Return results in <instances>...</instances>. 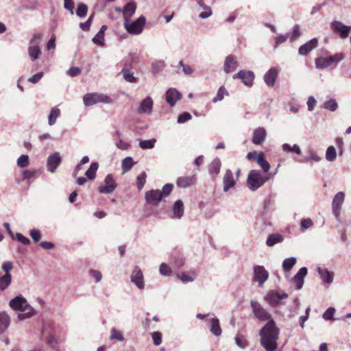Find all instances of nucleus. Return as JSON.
<instances>
[{"instance_id":"nucleus-1","label":"nucleus","mask_w":351,"mask_h":351,"mask_svg":"<svg viewBox=\"0 0 351 351\" xmlns=\"http://www.w3.org/2000/svg\"><path fill=\"white\" fill-rule=\"evenodd\" d=\"M9 304L12 309L24 313L19 314L18 318L20 320L26 319L34 315V309L27 303L26 299L21 296H16L11 300Z\"/></svg>"},{"instance_id":"nucleus-2","label":"nucleus","mask_w":351,"mask_h":351,"mask_svg":"<svg viewBox=\"0 0 351 351\" xmlns=\"http://www.w3.org/2000/svg\"><path fill=\"white\" fill-rule=\"evenodd\" d=\"M269 177L262 175L257 170H251L249 172L247 183L249 189L252 191H256L267 182Z\"/></svg>"},{"instance_id":"nucleus-3","label":"nucleus","mask_w":351,"mask_h":351,"mask_svg":"<svg viewBox=\"0 0 351 351\" xmlns=\"http://www.w3.org/2000/svg\"><path fill=\"white\" fill-rule=\"evenodd\" d=\"M344 58L342 53H336L328 57H319L315 60V66L317 69H324L330 66L336 65Z\"/></svg>"},{"instance_id":"nucleus-4","label":"nucleus","mask_w":351,"mask_h":351,"mask_svg":"<svg viewBox=\"0 0 351 351\" xmlns=\"http://www.w3.org/2000/svg\"><path fill=\"white\" fill-rule=\"evenodd\" d=\"M146 19L143 16H141L136 21L126 20L124 22V27L127 32L133 35L140 34L145 25Z\"/></svg>"},{"instance_id":"nucleus-5","label":"nucleus","mask_w":351,"mask_h":351,"mask_svg":"<svg viewBox=\"0 0 351 351\" xmlns=\"http://www.w3.org/2000/svg\"><path fill=\"white\" fill-rule=\"evenodd\" d=\"M13 267L11 261H5L2 264L1 269L5 274L0 276V291H5L11 285L12 277L10 272Z\"/></svg>"},{"instance_id":"nucleus-6","label":"nucleus","mask_w":351,"mask_h":351,"mask_svg":"<svg viewBox=\"0 0 351 351\" xmlns=\"http://www.w3.org/2000/svg\"><path fill=\"white\" fill-rule=\"evenodd\" d=\"M83 101L86 106H93L97 103L110 104L112 102V99L102 93H87L84 95Z\"/></svg>"},{"instance_id":"nucleus-7","label":"nucleus","mask_w":351,"mask_h":351,"mask_svg":"<svg viewBox=\"0 0 351 351\" xmlns=\"http://www.w3.org/2000/svg\"><path fill=\"white\" fill-rule=\"evenodd\" d=\"M250 305L254 316L260 322H269V320H274L271 318V315L267 312L258 302L252 300L250 302Z\"/></svg>"},{"instance_id":"nucleus-8","label":"nucleus","mask_w":351,"mask_h":351,"mask_svg":"<svg viewBox=\"0 0 351 351\" xmlns=\"http://www.w3.org/2000/svg\"><path fill=\"white\" fill-rule=\"evenodd\" d=\"M105 185L98 187V191L102 194L112 193L117 188V184L112 174H108L104 179Z\"/></svg>"},{"instance_id":"nucleus-9","label":"nucleus","mask_w":351,"mask_h":351,"mask_svg":"<svg viewBox=\"0 0 351 351\" xmlns=\"http://www.w3.org/2000/svg\"><path fill=\"white\" fill-rule=\"evenodd\" d=\"M269 278V273L263 266L256 265L254 267L253 280L257 282L259 285H263Z\"/></svg>"},{"instance_id":"nucleus-10","label":"nucleus","mask_w":351,"mask_h":351,"mask_svg":"<svg viewBox=\"0 0 351 351\" xmlns=\"http://www.w3.org/2000/svg\"><path fill=\"white\" fill-rule=\"evenodd\" d=\"M234 79H241L242 82L247 86H252L254 80V74L252 71L241 70L233 75Z\"/></svg>"},{"instance_id":"nucleus-11","label":"nucleus","mask_w":351,"mask_h":351,"mask_svg":"<svg viewBox=\"0 0 351 351\" xmlns=\"http://www.w3.org/2000/svg\"><path fill=\"white\" fill-rule=\"evenodd\" d=\"M345 198L343 192H338L332 199V213L334 215L338 218L341 213V206Z\"/></svg>"},{"instance_id":"nucleus-12","label":"nucleus","mask_w":351,"mask_h":351,"mask_svg":"<svg viewBox=\"0 0 351 351\" xmlns=\"http://www.w3.org/2000/svg\"><path fill=\"white\" fill-rule=\"evenodd\" d=\"M332 29L334 32L339 34V36L344 39L346 38L351 30V27L346 26L339 21H334L331 25Z\"/></svg>"},{"instance_id":"nucleus-13","label":"nucleus","mask_w":351,"mask_h":351,"mask_svg":"<svg viewBox=\"0 0 351 351\" xmlns=\"http://www.w3.org/2000/svg\"><path fill=\"white\" fill-rule=\"evenodd\" d=\"M130 278L131 281L134 282L138 289H144L145 284L143 280V274L139 267L136 266L134 267Z\"/></svg>"},{"instance_id":"nucleus-14","label":"nucleus","mask_w":351,"mask_h":351,"mask_svg":"<svg viewBox=\"0 0 351 351\" xmlns=\"http://www.w3.org/2000/svg\"><path fill=\"white\" fill-rule=\"evenodd\" d=\"M62 162V157L59 152H55L47 158V170L53 173Z\"/></svg>"},{"instance_id":"nucleus-15","label":"nucleus","mask_w":351,"mask_h":351,"mask_svg":"<svg viewBox=\"0 0 351 351\" xmlns=\"http://www.w3.org/2000/svg\"><path fill=\"white\" fill-rule=\"evenodd\" d=\"M267 132L265 128L259 127L255 129L253 132L252 142L257 145H261L263 143L266 138Z\"/></svg>"},{"instance_id":"nucleus-16","label":"nucleus","mask_w":351,"mask_h":351,"mask_svg":"<svg viewBox=\"0 0 351 351\" xmlns=\"http://www.w3.org/2000/svg\"><path fill=\"white\" fill-rule=\"evenodd\" d=\"M318 46V40L316 38L311 39L305 44L301 45L298 49V53L301 56H306L313 49Z\"/></svg>"},{"instance_id":"nucleus-17","label":"nucleus","mask_w":351,"mask_h":351,"mask_svg":"<svg viewBox=\"0 0 351 351\" xmlns=\"http://www.w3.org/2000/svg\"><path fill=\"white\" fill-rule=\"evenodd\" d=\"M223 191L227 192L234 187L236 182L231 170L228 169L223 178Z\"/></svg>"},{"instance_id":"nucleus-18","label":"nucleus","mask_w":351,"mask_h":351,"mask_svg":"<svg viewBox=\"0 0 351 351\" xmlns=\"http://www.w3.org/2000/svg\"><path fill=\"white\" fill-rule=\"evenodd\" d=\"M162 197V194L159 190H151L145 193V199L149 204H158L161 200Z\"/></svg>"},{"instance_id":"nucleus-19","label":"nucleus","mask_w":351,"mask_h":351,"mask_svg":"<svg viewBox=\"0 0 351 351\" xmlns=\"http://www.w3.org/2000/svg\"><path fill=\"white\" fill-rule=\"evenodd\" d=\"M181 93L175 88H170L166 92V101L173 106L175 104L181 99Z\"/></svg>"},{"instance_id":"nucleus-20","label":"nucleus","mask_w":351,"mask_h":351,"mask_svg":"<svg viewBox=\"0 0 351 351\" xmlns=\"http://www.w3.org/2000/svg\"><path fill=\"white\" fill-rule=\"evenodd\" d=\"M239 64L236 60L235 57L233 55H229L226 57L223 65V70L226 73H229L233 71H234Z\"/></svg>"},{"instance_id":"nucleus-21","label":"nucleus","mask_w":351,"mask_h":351,"mask_svg":"<svg viewBox=\"0 0 351 351\" xmlns=\"http://www.w3.org/2000/svg\"><path fill=\"white\" fill-rule=\"evenodd\" d=\"M278 70L276 68H271L264 75V81L269 86H274L278 76Z\"/></svg>"},{"instance_id":"nucleus-22","label":"nucleus","mask_w":351,"mask_h":351,"mask_svg":"<svg viewBox=\"0 0 351 351\" xmlns=\"http://www.w3.org/2000/svg\"><path fill=\"white\" fill-rule=\"evenodd\" d=\"M153 106V101L148 97L143 99L138 109V112L141 114H150Z\"/></svg>"},{"instance_id":"nucleus-23","label":"nucleus","mask_w":351,"mask_h":351,"mask_svg":"<svg viewBox=\"0 0 351 351\" xmlns=\"http://www.w3.org/2000/svg\"><path fill=\"white\" fill-rule=\"evenodd\" d=\"M196 177L193 176L180 177L177 180V185L179 187L186 188L195 183Z\"/></svg>"},{"instance_id":"nucleus-24","label":"nucleus","mask_w":351,"mask_h":351,"mask_svg":"<svg viewBox=\"0 0 351 351\" xmlns=\"http://www.w3.org/2000/svg\"><path fill=\"white\" fill-rule=\"evenodd\" d=\"M306 274L307 269L306 267H302L293 277V280L296 284L298 289H300L302 287L304 284V278Z\"/></svg>"},{"instance_id":"nucleus-25","label":"nucleus","mask_w":351,"mask_h":351,"mask_svg":"<svg viewBox=\"0 0 351 351\" xmlns=\"http://www.w3.org/2000/svg\"><path fill=\"white\" fill-rule=\"evenodd\" d=\"M136 10V4L134 1L128 3L123 10V15L125 21L130 19Z\"/></svg>"},{"instance_id":"nucleus-26","label":"nucleus","mask_w":351,"mask_h":351,"mask_svg":"<svg viewBox=\"0 0 351 351\" xmlns=\"http://www.w3.org/2000/svg\"><path fill=\"white\" fill-rule=\"evenodd\" d=\"M10 319L5 312L0 313V334L3 333L9 326Z\"/></svg>"},{"instance_id":"nucleus-27","label":"nucleus","mask_w":351,"mask_h":351,"mask_svg":"<svg viewBox=\"0 0 351 351\" xmlns=\"http://www.w3.org/2000/svg\"><path fill=\"white\" fill-rule=\"evenodd\" d=\"M256 162L262 168L264 172H268L270 169V165L265 159V154L261 152L257 156Z\"/></svg>"},{"instance_id":"nucleus-28","label":"nucleus","mask_w":351,"mask_h":351,"mask_svg":"<svg viewBox=\"0 0 351 351\" xmlns=\"http://www.w3.org/2000/svg\"><path fill=\"white\" fill-rule=\"evenodd\" d=\"M221 163L219 159H214L208 165V171L210 174L217 176L220 172Z\"/></svg>"},{"instance_id":"nucleus-29","label":"nucleus","mask_w":351,"mask_h":351,"mask_svg":"<svg viewBox=\"0 0 351 351\" xmlns=\"http://www.w3.org/2000/svg\"><path fill=\"white\" fill-rule=\"evenodd\" d=\"M318 272L322 280L328 284H330L333 280V273L330 272L327 269L318 268Z\"/></svg>"},{"instance_id":"nucleus-30","label":"nucleus","mask_w":351,"mask_h":351,"mask_svg":"<svg viewBox=\"0 0 351 351\" xmlns=\"http://www.w3.org/2000/svg\"><path fill=\"white\" fill-rule=\"evenodd\" d=\"M174 217L180 219L184 214V204L182 200H177L173 207Z\"/></svg>"},{"instance_id":"nucleus-31","label":"nucleus","mask_w":351,"mask_h":351,"mask_svg":"<svg viewBox=\"0 0 351 351\" xmlns=\"http://www.w3.org/2000/svg\"><path fill=\"white\" fill-rule=\"evenodd\" d=\"M210 331L215 336H220L221 335L219 320L217 317L213 318L210 321Z\"/></svg>"},{"instance_id":"nucleus-32","label":"nucleus","mask_w":351,"mask_h":351,"mask_svg":"<svg viewBox=\"0 0 351 351\" xmlns=\"http://www.w3.org/2000/svg\"><path fill=\"white\" fill-rule=\"evenodd\" d=\"M28 53L32 60L38 59L40 54L41 50L38 45H31L28 48Z\"/></svg>"},{"instance_id":"nucleus-33","label":"nucleus","mask_w":351,"mask_h":351,"mask_svg":"<svg viewBox=\"0 0 351 351\" xmlns=\"http://www.w3.org/2000/svg\"><path fill=\"white\" fill-rule=\"evenodd\" d=\"M283 241V237L278 234H270L266 241L268 246H273L278 243H280Z\"/></svg>"},{"instance_id":"nucleus-34","label":"nucleus","mask_w":351,"mask_h":351,"mask_svg":"<svg viewBox=\"0 0 351 351\" xmlns=\"http://www.w3.org/2000/svg\"><path fill=\"white\" fill-rule=\"evenodd\" d=\"M60 110L59 108H58L57 107L52 108L48 117L49 125H52L55 124L56 119L60 116Z\"/></svg>"},{"instance_id":"nucleus-35","label":"nucleus","mask_w":351,"mask_h":351,"mask_svg":"<svg viewBox=\"0 0 351 351\" xmlns=\"http://www.w3.org/2000/svg\"><path fill=\"white\" fill-rule=\"evenodd\" d=\"M99 168V164L96 162H93L86 172V176L89 180H94L96 176V172Z\"/></svg>"},{"instance_id":"nucleus-36","label":"nucleus","mask_w":351,"mask_h":351,"mask_svg":"<svg viewBox=\"0 0 351 351\" xmlns=\"http://www.w3.org/2000/svg\"><path fill=\"white\" fill-rule=\"evenodd\" d=\"M282 150L286 152H293L298 155H300L302 153L300 147L296 144L293 145V146H291V145L288 143H285L282 145Z\"/></svg>"},{"instance_id":"nucleus-37","label":"nucleus","mask_w":351,"mask_h":351,"mask_svg":"<svg viewBox=\"0 0 351 351\" xmlns=\"http://www.w3.org/2000/svg\"><path fill=\"white\" fill-rule=\"evenodd\" d=\"M134 162L131 157H126L122 160V169L123 173L129 171L134 166Z\"/></svg>"},{"instance_id":"nucleus-38","label":"nucleus","mask_w":351,"mask_h":351,"mask_svg":"<svg viewBox=\"0 0 351 351\" xmlns=\"http://www.w3.org/2000/svg\"><path fill=\"white\" fill-rule=\"evenodd\" d=\"M296 263V258L291 257L286 258L282 263V267L285 271H290Z\"/></svg>"},{"instance_id":"nucleus-39","label":"nucleus","mask_w":351,"mask_h":351,"mask_svg":"<svg viewBox=\"0 0 351 351\" xmlns=\"http://www.w3.org/2000/svg\"><path fill=\"white\" fill-rule=\"evenodd\" d=\"M156 140L152 138L150 140H141L139 146L143 149H152L154 147Z\"/></svg>"},{"instance_id":"nucleus-40","label":"nucleus","mask_w":351,"mask_h":351,"mask_svg":"<svg viewBox=\"0 0 351 351\" xmlns=\"http://www.w3.org/2000/svg\"><path fill=\"white\" fill-rule=\"evenodd\" d=\"M121 73L125 81L130 83H135L136 82V78L129 69L124 68L122 69Z\"/></svg>"},{"instance_id":"nucleus-41","label":"nucleus","mask_w":351,"mask_h":351,"mask_svg":"<svg viewBox=\"0 0 351 351\" xmlns=\"http://www.w3.org/2000/svg\"><path fill=\"white\" fill-rule=\"evenodd\" d=\"M226 95H228V92L225 87L222 86L219 88L216 97L213 99V102L216 103L221 101Z\"/></svg>"},{"instance_id":"nucleus-42","label":"nucleus","mask_w":351,"mask_h":351,"mask_svg":"<svg viewBox=\"0 0 351 351\" xmlns=\"http://www.w3.org/2000/svg\"><path fill=\"white\" fill-rule=\"evenodd\" d=\"M147 174L145 171L138 176L136 178V186L138 190H141L146 182Z\"/></svg>"},{"instance_id":"nucleus-43","label":"nucleus","mask_w":351,"mask_h":351,"mask_svg":"<svg viewBox=\"0 0 351 351\" xmlns=\"http://www.w3.org/2000/svg\"><path fill=\"white\" fill-rule=\"evenodd\" d=\"M337 156L336 149L333 146H330L328 147L326 152V158L328 161H333Z\"/></svg>"},{"instance_id":"nucleus-44","label":"nucleus","mask_w":351,"mask_h":351,"mask_svg":"<svg viewBox=\"0 0 351 351\" xmlns=\"http://www.w3.org/2000/svg\"><path fill=\"white\" fill-rule=\"evenodd\" d=\"M29 165V156L27 155H21L17 159V165L19 167L24 168L27 167Z\"/></svg>"},{"instance_id":"nucleus-45","label":"nucleus","mask_w":351,"mask_h":351,"mask_svg":"<svg viewBox=\"0 0 351 351\" xmlns=\"http://www.w3.org/2000/svg\"><path fill=\"white\" fill-rule=\"evenodd\" d=\"M110 339H117L118 341H123L124 340V337L121 331L117 330L115 328H112L111 330Z\"/></svg>"},{"instance_id":"nucleus-46","label":"nucleus","mask_w":351,"mask_h":351,"mask_svg":"<svg viewBox=\"0 0 351 351\" xmlns=\"http://www.w3.org/2000/svg\"><path fill=\"white\" fill-rule=\"evenodd\" d=\"M234 339L237 345L242 348H245L248 346L247 339L243 335H237Z\"/></svg>"},{"instance_id":"nucleus-47","label":"nucleus","mask_w":351,"mask_h":351,"mask_svg":"<svg viewBox=\"0 0 351 351\" xmlns=\"http://www.w3.org/2000/svg\"><path fill=\"white\" fill-rule=\"evenodd\" d=\"M88 12V6L84 3H80L76 10V14L79 17H84L86 15Z\"/></svg>"},{"instance_id":"nucleus-48","label":"nucleus","mask_w":351,"mask_h":351,"mask_svg":"<svg viewBox=\"0 0 351 351\" xmlns=\"http://www.w3.org/2000/svg\"><path fill=\"white\" fill-rule=\"evenodd\" d=\"M337 101H335V99H329L328 101H326L324 104V107L326 108V109H328V110H330V111H335L337 108Z\"/></svg>"},{"instance_id":"nucleus-49","label":"nucleus","mask_w":351,"mask_h":351,"mask_svg":"<svg viewBox=\"0 0 351 351\" xmlns=\"http://www.w3.org/2000/svg\"><path fill=\"white\" fill-rule=\"evenodd\" d=\"M178 278H180L183 282H192L196 276L195 273H193L192 276H190L186 273H182L181 274L177 275Z\"/></svg>"},{"instance_id":"nucleus-50","label":"nucleus","mask_w":351,"mask_h":351,"mask_svg":"<svg viewBox=\"0 0 351 351\" xmlns=\"http://www.w3.org/2000/svg\"><path fill=\"white\" fill-rule=\"evenodd\" d=\"M267 299L270 304H276L279 302L280 298H279V293H271L267 295Z\"/></svg>"},{"instance_id":"nucleus-51","label":"nucleus","mask_w":351,"mask_h":351,"mask_svg":"<svg viewBox=\"0 0 351 351\" xmlns=\"http://www.w3.org/2000/svg\"><path fill=\"white\" fill-rule=\"evenodd\" d=\"M335 309L333 307L328 308L324 313L323 318L326 320H333Z\"/></svg>"},{"instance_id":"nucleus-52","label":"nucleus","mask_w":351,"mask_h":351,"mask_svg":"<svg viewBox=\"0 0 351 351\" xmlns=\"http://www.w3.org/2000/svg\"><path fill=\"white\" fill-rule=\"evenodd\" d=\"M160 273L163 276H169L171 274V269L166 263H162L159 269Z\"/></svg>"},{"instance_id":"nucleus-53","label":"nucleus","mask_w":351,"mask_h":351,"mask_svg":"<svg viewBox=\"0 0 351 351\" xmlns=\"http://www.w3.org/2000/svg\"><path fill=\"white\" fill-rule=\"evenodd\" d=\"M192 118V116L189 112H183L181 114L179 115L178 118V122L179 123H185L189 120H191Z\"/></svg>"},{"instance_id":"nucleus-54","label":"nucleus","mask_w":351,"mask_h":351,"mask_svg":"<svg viewBox=\"0 0 351 351\" xmlns=\"http://www.w3.org/2000/svg\"><path fill=\"white\" fill-rule=\"evenodd\" d=\"M104 35L102 34V32H97V34L95 36V37L93 38V42L95 44H97L99 45H104Z\"/></svg>"},{"instance_id":"nucleus-55","label":"nucleus","mask_w":351,"mask_h":351,"mask_svg":"<svg viewBox=\"0 0 351 351\" xmlns=\"http://www.w3.org/2000/svg\"><path fill=\"white\" fill-rule=\"evenodd\" d=\"M300 36V29L299 25L294 26L293 32L290 36V40L291 42L295 40Z\"/></svg>"},{"instance_id":"nucleus-56","label":"nucleus","mask_w":351,"mask_h":351,"mask_svg":"<svg viewBox=\"0 0 351 351\" xmlns=\"http://www.w3.org/2000/svg\"><path fill=\"white\" fill-rule=\"evenodd\" d=\"M14 239H16L23 245H29L30 243V241L28 238L24 237L22 234L19 232L16 234Z\"/></svg>"},{"instance_id":"nucleus-57","label":"nucleus","mask_w":351,"mask_h":351,"mask_svg":"<svg viewBox=\"0 0 351 351\" xmlns=\"http://www.w3.org/2000/svg\"><path fill=\"white\" fill-rule=\"evenodd\" d=\"M152 339L154 345L159 346L162 343V334L160 332H154L152 333Z\"/></svg>"},{"instance_id":"nucleus-58","label":"nucleus","mask_w":351,"mask_h":351,"mask_svg":"<svg viewBox=\"0 0 351 351\" xmlns=\"http://www.w3.org/2000/svg\"><path fill=\"white\" fill-rule=\"evenodd\" d=\"M313 226V221L310 219H304L301 221V229L302 230L308 229Z\"/></svg>"},{"instance_id":"nucleus-59","label":"nucleus","mask_w":351,"mask_h":351,"mask_svg":"<svg viewBox=\"0 0 351 351\" xmlns=\"http://www.w3.org/2000/svg\"><path fill=\"white\" fill-rule=\"evenodd\" d=\"M29 234L35 243L38 242L41 238L40 231L36 229L32 230Z\"/></svg>"},{"instance_id":"nucleus-60","label":"nucleus","mask_w":351,"mask_h":351,"mask_svg":"<svg viewBox=\"0 0 351 351\" xmlns=\"http://www.w3.org/2000/svg\"><path fill=\"white\" fill-rule=\"evenodd\" d=\"M81 73V69L79 67H71L66 72L67 75L71 77H75Z\"/></svg>"},{"instance_id":"nucleus-61","label":"nucleus","mask_w":351,"mask_h":351,"mask_svg":"<svg viewBox=\"0 0 351 351\" xmlns=\"http://www.w3.org/2000/svg\"><path fill=\"white\" fill-rule=\"evenodd\" d=\"M173 184H166L163 188H162V191H160L161 193L162 194V196H167L169 195L171 192L173 190Z\"/></svg>"},{"instance_id":"nucleus-62","label":"nucleus","mask_w":351,"mask_h":351,"mask_svg":"<svg viewBox=\"0 0 351 351\" xmlns=\"http://www.w3.org/2000/svg\"><path fill=\"white\" fill-rule=\"evenodd\" d=\"M64 6L65 9L70 11L71 14H73V8H74V3L73 0H64Z\"/></svg>"},{"instance_id":"nucleus-63","label":"nucleus","mask_w":351,"mask_h":351,"mask_svg":"<svg viewBox=\"0 0 351 351\" xmlns=\"http://www.w3.org/2000/svg\"><path fill=\"white\" fill-rule=\"evenodd\" d=\"M179 64L182 66V71L186 75L191 74L193 72V69L191 66L184 64L183 61H180Z\"/></svg>"},{"instance_id":"nucleus-64","label":"nucleus","mask_w":351,"mask_h":351,"mask_svg":"<svg viewBox=\"0 0 351 351\" xmlns=\"http://www.w3.org/2000/svg\"><path fill=\"white\" fill-rule=\"evenodd\" d=\"M43 76V72L37 73L36 74L34 75L28 79V81L29 82H32L33 84L37 83Z\"/></svg>"}]
</instances>
